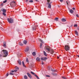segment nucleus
Segmentation results:
<instances>
[{
  "instance_id": "1",
  "label": "nucleus",
  "mask_w": 79,
  "mask_h": 79,
  "mask_svg": "<svg viewBox=\"0 0 79 79\" xmlns=\"http://www.w3.org/2000/svg\"><path fill=\"white\" fill-rule=\"evenodd\" d=\"M2 52L4 53L3 56H4V57H6V56H8V51L6 50H3Z\"/></svg>"
},
{
  "instance_id": "2",
  "label": "nucleus",
  "mask_w": 79,
  "mask_h": 79,
  "mask_svg": "<svg viewBox=\"0 0 79 79\" xmlns=\"http://www.w3.org/2000/svg\"><path fill=\"white\" fill-rule=\"evenodd\" d=\"M10 5L11 7H14L16 5V3L15 1H12L10 3Z\"/></svg>"
},
{
  "instance_id": "3",
  "label": "nucleus",
  "mask_w": 79,
  "mask_h": 79,
  "mask_svg": "<svg viewBox=\"0 0 79 79\" xmlns=\"http://www.w3.org/2000/svg\"><path fill=\"white\" fill-rule=\"evenodd\" d=\"M7 21L9 23H13V19L12 18L10 19H8Z\"/></svg>"
},
{
  "instance_id": "4",
  "label": "nucleus",
  "mask_w": 79,
  "mask_h": 79,
  "mask_svg": "<svg viewBox=\"0 0 79 79\" xmlns=\"http://www.w3.org/2000/svg\"><path fill=\"white\" fill-rule=\"evenodd\" d=\"M64 49L66 51H68L69 50V46L66 45L64 47Z\"/></svg>"
},
{
  "instance_id": "5",
  "label": "nucleus",
  "mask_w": 79,
  "mask_h": 79,
  "mask_svg": "<svg viewBox=\"0 0 79 79\" xmlns=\"http://www.w3.org/2000/svg\"><path fill=\"white\" fill-rule=\"evenodd\" d=\"M46 51L48 53H50V47H48L46 49Z\"/></svg>"
},
{
  "instance_id": "6",
  "label": "nucleus",
  "mask_w": 79,
  "mask_h": 79,
  "mask_svg": "<svg viewBox=\"0 0 79 79\" xmlns=\"http://www.w3.org/2000/svg\"><path fill=\"white\" fill-rule=\"evenodd\" d=\"M33 30H35L36 29H38V25H36V26H34L33 27H32Z\"/></svg>"
},
{
  "instance_id": "7",
  "label": "nucleus",
  "mask_w": 79,
  "mask_h": 79,
  "mask_svg": "<svg viewBox=\"0 0 79 79\" xmlns=\"http://www.w3.org/2000/svg\"><path fill=\"white\" fill-rule=\"evenodd\" d=\"M29 50V47H27L25 50V52H27Z\"/></svg>"
},
{
  "instance_id": "8",
  "label": "nucleus",
  "mask_w": 79,
  "mask_h": 79,
  "mask_svg": "<svg viewBox=\"0 0 79 79\" xmlns=\"http://www.w3.org/2000/svg\"><path fill=\"white\" fill-rule=\"evenodd\" d=\"M36 60L37 61H40V58L39 57H37L36 58Z\"/></svg>"
},
{
  "instance_id": "9",
  "label": "nucleus",
  "mask_w": 79,
  "mask_h": 79,
  "mask_svg": "<svg viewBox=\"0 0 79 79\" xmlns=\"http://www.w3.org/2000/svg\"><path fill=\"white\" fill-rule=\"evenodd\" d=\"M41 60H47V58L46 57H42L41 58Z\"/></svg>"
},
{
  "instance_id": "10",
  "label": "nucleus",
  "mask_w": 79,
  "mask_h": 79,
  "mask_svg": "<svg viewBox=\"0 0 79 79\" xmlns=\"http://www.w3.org/2000/svg\"><path fill=\"white\" fill-rule=\"evenodd\" d=\"M27 74L30 78H32V76H31V74H30V73H27Z\"/></svg>"
},
{
  "instance_id": "11",
  "label": "nucleus",
  "mask_w": 79,
  "mask_h": 79,
  "mask_svg": "<svg viewBox=\"0 0 79 79\" xmlns=\"http://www.w3.org/2000/svg\"><path fill=\"white\" fill-rule=\"evenodd\" d=\"M27 42V40H24L23 41V44H26Z\"/></svg>"
},
{
  "instance_id": "12",
  "label": "nucleus",
  "mask_w": 79,
  "mask_h": 79,
  "mask_svg": "<svg viewBox=\"0 0 79 79\" xmlns=\"http://www.w3.org/2000/svg\"><path fill=\"white\" fill-rule=\"evenodd\" d=\"M18 62L19 63V64H20V65H21V62L19 60L18 61Z\"/></svg>"
},
{
  "instance_id": "13",
  "label": "nucleus",
  "mask_w": 79,
  "mask_h": 79,
  "mask_svg": "<svg viewBox=\"0 0 79 79\" xmlns=\"http://www.w3.org/2000/svg\"><path fill=\"white\" fill-rule=\"evenodd\" d=\"M6 10H5V9H3L2 10L3 13H6Z\"/></svg>"
},
{
  "instance_id": "14",
  "label": "nucleus",
  "mask_w": 79,
  "mask_h": 79,
  "mask_svg": "<svg viewBox=\"0 0 79 79\" xmlns=\"http://www.w3.org/2000/svg\"><path fill=\"white\" fill-rule=\"evenodd\" d=\"M62 21H63L64 22L65 21H66V19L64 18H63L62 19H61Z\"/></svg>"
},
{
  "instance_id": "15",
  "label": "nucleus",
  "mask_w": 79,
  "mask_h": 79,
  "mask_svg": "<svg viewBox=\"0 0 79 79\" xmlns=\"http://www.w3.org/2000/svg\"><path fill=\"white\" fill-rule=\"evenodd\" d=\"M22 63L23 64V67H26V65L24 64V61H22Z\"/></svg>"
},
{
  "instance_id": "16",
  "label": "nucleus",
  "mask_w": 79,
  "mask_h": 79,
  "mask_svg": "<svg viewBox=\"0 0 79 79\" xmlns=\"http://www.w3.org/2000/svg\"><path fill=\"white\" fill-rule=\"evenodd\" d=\"M70 12L71 13H73L74 12V11L72 10V9H71L70 10Z\"/></svg>"
},
{
  "instance_id": "17",
  "label": "nucleus",
  "mask_w": 79,
  "mask_h": 79,
  "mask_svg": "<svg viewBox=\"0 0 79 79\" xmlns=\"http://www.w3.org/2000/svg\"><path fill=\"white\" fill-rule=\"evenodd\" d=\"M32 55H33V56H35L36 55V54L35 53V52H34L32 53Z\"/></svg>"
},
{
  "instance_id": "18",
  "label": "nucleus",
  "mask_w": 79,
  "mask_h": 79,
  "mask_svg": "<svg viewBox=\"0 0 79 79\" xmlns=\"http://www.w3.org/2000/svg\"><path fill=\"white\" fill-rule=\"evenodd\" d=\"M19 45H20V46H23V43H22L20 42L19 43Z\"/></svg>"
},
{
  "instance_id": "19",
  "label": "nucleus",
  "mask_w": 79,
  "mask_h": 79,
  "mask_svg": "<svg viewBox=\"0 0 79 79\" xmlns=\"http://www.w3.org/2000/svg\"><path fill=\"white\" fill-rule=\"evenodd\" d=\"M75 32V34H76V35H78V33L77 32V31H76Z\"/></svg>"
},
{
  "instance_id": "20",
  "label": "nucleus",
  "mask_w": 79,
  "mask_h": 79,
  "mask_svg": "<svg viewBox=\"0 0 79 79\" xmlns=\"http://www.w3.org/2000/svg\"><path fill=\"white\" fill-rule=\"evenodd\" d=\"M58 17H56L55 19V21H58Z\"/></svg>"
},
{
  "instance_id": "21",
  "label": "nucleus",
  "mask_w": 79,
  "mask_h": 79,
  "mask_svg": "<svg viewBox=\"0 0 79 79\" xmlns=\"http://www.w3.org/2000/svg\"><path fill=\"white\" fill-rule=\"evenodd\" d=\"M53 53H54V51L53 50H52V51L51 52V54H53Z\"/></svg>"
},
{
  "instance_id": "22",
  "label": "nucleus",
  "mask_w": 79,
  "mask_h": 79,
  "mask_svg": "<svg viewBox=\"0 0 79 79\" xmlns=\"http://www.w3.org/2000/svg\"><path fill=\"white\" fill-rule=\"evenodd\" d=\"M40 48H42V43H40Z\"/></svg>"
},
{
  "instance_id": "23",
  "label": "nucleus",
  "mask_w": 79,
  "mask_h": 79,
  "mask_svg": "<svg viewBox=\"0 0 79 79\" xmlns=\"http://www.w3.org/2000/svg\"><path fill=\"white\" fill-rule=\"evenodd\" d=\"M44 55H45V56H47V53L45 51H44Z\"/></svg>"
},
{
  "instance_id": "24",
  "label": "nucleus",
  "mask_w": 79,
  "mask_h": 79,
  "mask_svg": "<svg viewBox=\"0 0 79 79\" xmlns=\"http://www.w3.org/2000/svg\"><path fill=\"white\" fill-rule=\"evenodd\" d=\"M31 74H32L34 75V76H35V74H35V73H34L32 72H31Z\"/></svg>"
},
{
  "instance_id": "25",
  "label": "nucleus",
  "mask_w": 79,
  "mask_h": 79,
  "mask_svg": "<svg viewBox=\"0 0 79 79\" xmlns=\"http://www.w3.org/2000/svg\"><path fill=\"white\" fill-rule=\"evenodd\" d=\"M24 78L25 79H27V77L26 75L24 76Z\"/></svg>"
},
{
  "instance_id": "26",
  "label": "nucleus",
  "mask_w": 79,
  "mask_h": 79,
  "mask_svg": "<svg viewBox=\"0 0 79 79\" xmlns=\"http://www.w3.org/2000/svg\"><path fill=\"white\" fill-rule=\"evenodd\" d=\"M48 8H51V5H50V4H49L48 6Z\"/></svg>"
},
{
  "instance_id": "27",
  "label": "nucleus",
  "mask_w": 79,
  "mask_h": 79,
  "mask_svg": "<svg viewBox=\"0 0 79 79\" xmlns=\"http://www.w3.org/2000/svg\"><path fill=\"white\" fill-rule=\"evenodd\" d=\"M2 14H3V15H4L5 16H6V14L5 13H2Z\"/></svg>"
},
{
  "instance_id": "28",
  "label": "nucleus",
  "mask_w": 79,
  "mask_h": 79,
  "mask_svg": "<svg viewBox=\"0 0 79 79\" xmlns=\"http://www.w3.org/2000/svg\"><path fill=\"white\" fill-rule=\"evenodd\" d=\"M29 2H30V3H32L33 2V1L32 0H31L29 1Z\"/></svg>"
},
{
  "instance_id": "29",
  "label": "nucleus",
  "mask_w": 79,
  "mask_h": 79,
  "mask_svg": "<svg viewBox=\"0 0 79 79\" xmlns=\"http://www.w3.org/2000/svg\"><path fill=\"white\" fill-rule=\"evenodd\" d=\"M3 46L4 47H6V44H4L3 45Z\"/></svg>"
},
{
  "instance_id": "30",
  "label": "nucleus",
  "mask_w": 79,
  "mask_h": 79,
  "mask_svg": "<svg viewBox=\"0 0 79 79\" xmlns=\"http://www.w3.org/2000/svg\"><path fill=\"white\" fill-rule=\"evenodd\" d=\"M6 2H7V1L6 0H5V1H4L3 2L4 3H6Z\"/></svg>"
},
{
  "instance_id": "31",
  "label": "nucleus",
  "mask_w": 79,
  "mask_h": 79,
  "mask_svg": "<svg viewBox=\"0 0 79 79\" xmlns=\"http://www.w3.org/2000/svg\"><path fill=\"white\" fill-rule=\"evenodd\" d=\"M26 61L27 62H29V60H28V59L27 58L26 60Z\"/></svg>"
},
{
  "instance_id": "32",
  "label": "nucleus",
  "mask_w": 79,
  "mask_h": 79,
  "mask_svg": "<svg viewBox=\"0 0 79 79\" xmlns=\"http://www.w3.org/2000/svg\"><path fill=\"white\" fill-rule=\"evenodd\" d=\"M53 75H54V76H56L57 75V74H56V73H53Z\"/></svg>"
},
{
  "instance_id": "33",
  "label": "nucleus",
  "mask_w": 79,
  "mask_h": 79,
  "mask_svg": "<svg viewBox=\"0 0 79 79\" xmlns=\"http://www.w3.org/2000/svg\"><path fill=\"white\" fill-rule=\"evenodd\" d=\"M10 75H14V74H13L11 73H10Z\"/></svg>"
},
{
  "instance_id": "34",
  "label": "nucleus",
  "mask_w": 79,
  "mask_h": 79,
  "mask_svg": "<svg viewBox=\"0 0 79 79\" xmlns=\"http://www.w3.org/2000/svg\"><path fill=\"white\" fill-rule=\"evenodd\" d=\"M77 25L76 24L74 25V27H77Z\"/></svg>"
},
{
  "instance_id": "35",
  "label": "nucleus",
  "mask_w": 79,
  "mask_h": 79,
  "mask_svg": "<svg viewBox=\"0 0 79 79\" xmlns=\"http://www.w3.org/2000/svg\"><path fill=\"white\" fill-rule=\"evenodd\" d=\"M3 56V54L2 55V54H0V57H1L2 56Z\"/></svg>"
},
{
  "instance_id": "36",
  "label": "nucleus",
  "mask_w": 79,
  "mask_h": 79,
  "mask_svg": "<svg viewBox=\"0 0 79 79\" xmlns=\"http://www.w3.org/2000/svg\"><path fill=\"white\" fill-rule=\"evenodd\" d=\"M51 71H52L53 72H55V70L53 69H51Z\"/></svg>"
},
{
  "instance_id": "37",
  "label": "nucleus",
  "mask_w": 79,
  "mask_h": 79,
  "mask_svg": "<svg viewBox=\"0 0 79 79\" xmlns=\"http://www.w3.org/2000/svg\"><path fill=\"white\" fill-rule=\"evenodd\" d=\"M40 42H43V41H42V40H41V39H40Z\"/></svg>"
},
{
  "instance_id": "38",
  "label": "nucleus",
  "mask_w": 79,
  "mask_h": 79,
  "mask_svg": "<svg viewBox=\"0 0 79 79\" xmlns=\"http://www.w3.org/2000/svg\"><path fill=\"white\" fill-rule=\"evenodd\" d=\"M76 16L77 17V18H79V15H77V14L76 15Z\"/></svg>"
},
{
  "instance_id": "39",
  "label": "nucleus",
  "mask_w": 79,
  "mask_h": 79,
  "mask_svg": "<svg viewBox=\"0 0 79 79\" xmlns=\"http://www.w3.org/2000/svg\"><path fill=\"white\" fill-rule=\"evenodd\" d=\"M1 29L2 30V31H3V28L1 27Z\"/></svg>"
},
{
  "instance_id": "40",
  "label": "nucleus",
  "mask_w": 79,
  "mask_h": 79,
  "mask_svg": "<svg viewBox=\"0 0 79 79\" xmlns=\"http://www.w3.org/2000/svg\"><path fill=\"white\" fill-rule=\"evenodd\" d=\"M60 2H63V0H60Z\"/></svg>"
},
{
  "instance_id": "41",
  "label": "nucleus",
  "mask_w": 79,
  "mask_h": 79,
  "mask_svg": "<svg viewBox=\"0 0 79 79\" xmlns=\"http://www.w3.org/2000/svg\"><path fill=\"white\" fill-rule=\"evenodd\" d=\"M47 1L48 2H50V0H47Z\"/></svg>"
},
{
  "instance_id": "42",
  "label": "nucleus",
  "mask_w": 79,
  "mask_h": 79,
  "mask_svg": "<svg viewBox=\"0 0 79 79\" xmlns=\"http://www.w3.org/2000/svg\"><path fill=\"white\" fill-rule=\"evenodd\" d=\"M41 64L42 65H43V64H44V62H43V61H42Z\"/></svg>"
},
{
  "instance_id": "43",
  "label": "nucleus",
  "mask_w": 79,
  "mask_h": 79,
  "mask_svg": "<svg viewBox=\"0 0 79 79\" xmlns=\"http://www.w3.org/2000/svg\"><path fill=\"white\" fill-rule=\"evenodd\" d=\"M29 0H26V2H28Z\"/></svg>"
},
{
  "instance_id": "44",
  "label": "nucleus",
  "mask_w": 79,
  "mask_h": 79,
  "mask_svg": "<svg viewBox=\"0 0 79 79\" xmlns=\"http://www.w3.org/2000/svg\"><path fill=\"white\" fill-rule=\"evenodd\" d=\"M46 77H50V76L49 75H46Z\"/></svg>"
},
{
  "instance_id": "45",
  "label": "nucleus",
  "mask_w": 79,
  "mask_h": 79,
  "mask_svg": "<svg viewBox=\"0 0 79 79\" xmlns=\"http://www.w3.org/2000/svg\"><path fill=\"white\" fill-rule=\"evenodd\" d=\"M1 6H3V3H2L1 4Z\"/></svg>"
},
{
  "instance_id": "46",
  "label": "nucleus",
  "mask_w": 79,
  "mask_h": 79,
  "mask_svg": "<svg viewBox=\"0 0 79 79\" xmlns=\"http://www.w3.org/2000/svg\"><path fill=\"white\" fill-rule=\"evenodd\" d=\"M11 72H12V73H14V71L12 70V71H11Z\"/></svg>"
},
{
  "instance_id": "47",
  "label": "nucleus",
  "mask_w": 79,
  "mask_h": 79,
  "mask_svg": "<svg viewBox=\"0 0 79 79\" xmlns=\"http://www.w3.org/2000/svg\"><path fill=\"white\" fill-rule=\"evenodd\" d=\"M8 75H9V74H8V73H7V75H6V76L7 77V76H8Z\"/></svg>"
},
{
  "instance_id": "48",
  "label": "nucleus",
  "mask_w": 79,
  "mask_h": 79,
  "mask_svg": "<svg viewBox=\"0 0 79 79\" xmlns=\"http://www.w3.org/2000/svg\"><path fill=\"white\" fill-rule=\"evenodd\" d=\"M73 10H75V8L74 7H73Z\"/></svg>"
},
{
  "instance_id": "49",
  "label": "nucleus",
  "mask_w": 79,
  "mask_h": 79,
  "mask_svg": "<svg viewBox=\"0 0 79 79\" xmlns=\"http://www.w3.org/2000/svg\"><path fill=\"white\" fill-rule=\"evenodd\" d=\"M14 72H17V70H15Z\"/></svg>"
},
{
  "instance_id": "50",
  "label": "nucleus",
  "mask_w": 79,
  "mask_h": 79,
  "mask_svg": "<svg viewBox=\"0 0 79 79\" xmlns=\"http://www.w3.org/2000/svg\"><path fill=\"white\" fill-rule=\"evenodd\" d=\"M64 77H62V78H63V79H64Z\"/></svg>"
},
{
  "instance_id": "51",
  "label": "nucleus",
  "mask_w": 79,
  "mask_h": 79,
  "mask_svg": "<svg viewBox=\"0 0 79 79\" xmlns=\"http://www.w3.org/2000/svg\"><path fill=\"white\" fill-rule=\"evenodd\" d=\"M66 2L67 3V4L68 5V2L66 1Z\"/></svg>"
},
{
  "instance_id": "52",
  "label": "nucleus",
  "mask_w": 79,
  "mask_h": 79,
  "mask_svg": "<svg viewBox=\"0 0 79 79\" xmlns=\"http://www.w3.org/2000/svg\"><path fill=\"white\" fill-rule=\"evenodd\" d=\"M59 58L60 57H59V56H57V59H59Z\"/></svg>"
},
{
  "instance_id": "53",
  "label": "nucleus",
  "mask_w": 79,
  "mask_h": 79,
  "mask_svg": "<svg viewBox=\"0 0 79 79\" xmlns=\"http://www.w3.org/2000/svg\"><path fill=\"white\" fill-rule=\"evenodd\" d=\"M47 4L48 5V4L49 5V4H50V3H49V2H48L47 3Z\"/></svg>"
},
{
  "instance_id": "54",
  "label": "nucleus",
  "mask_w": 79,
  "mask_h": 79,
  "mask_svg": "<svg viewBox=\"0 0 79 79\" xmlns=\"http://www.w3.org/2000/svg\"><path fill=\"white\" fill-rule=\"evenodd\" d=\"M36 24H37V23H34V25H36Z\"/></svg>"
},
{
  "instance_id": "55",
  "label": "nucleus",
  "mask_w": 79,
  "mask_h": 79,
  "mask_svg": "<svg viewBox=\"0 0 79 79\" xmlns=\"http://www.w3.org/2000/svg\"><path fill=\"white\" fill-rule=\"evenodd\" d=\"M64 79H67V78H66V77H64Z\"/></svg>"
},
{
  "instance_id": "56",
  "label": "nucleus",
  "mask_w": 79,
  "mask_h": 79,
  "mask_svg": "<svg viewBox=\"0 0 79 79\" xmlns=\"http://www.w3.org/2000/svg\"><path fill=\"white\" fill-rule=\"evenodd\" d=\"M35 0L36 2H38V0Z\"/></svg>"
},
{
  "instance_id": "57",
  "label": "nucleus",
  "mask_w": 79,
  "mask_h": 79,
  "mask_svg": "<svg viewBox=\"0 0 79 79\" xmlns=\"http://www.w3.org/2000/svg\"><path fill=\"white\" fill-rule=\"evenodd\" d=\"M77 56H78L79 57V55H78Z\"/></svg>"
},
{
  "instance_id": "58",
  "label": "nucleus",
  "mask_w": 79,
  "mask_h": 79,
  "mask_svg": "<svg viewBox=\"0 0 79 79\" xmlns=\"http://www.w3.org/2000/svg\"><path fill=\"white\" fill-rule=\"evenodd\" d=\"M18 69H19V68H18Z\"/></svg>"
}]
</instances>
